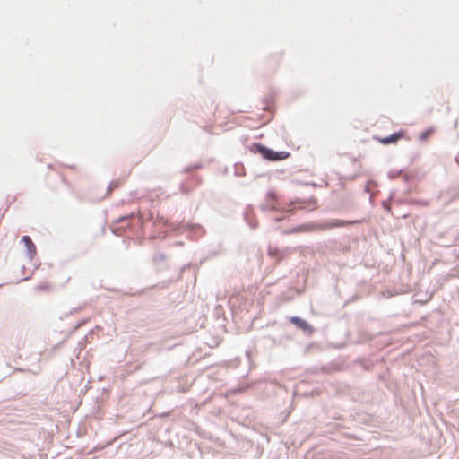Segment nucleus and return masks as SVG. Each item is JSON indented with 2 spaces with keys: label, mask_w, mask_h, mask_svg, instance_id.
<instances>
[{
  "label": "nucleus",
  "mask_w": 459,
  "mask_h": 459,
  "mask_svg": "<svg viewBox=\"0 0 459 459\" xmlns=\"http://www.w3.org/2000/svg\"><path fill=\"white\" fill-rule=\"evenodd\" d=\"M39 288H40V289H43V290H50V285H49V284H47L46 286H44V287H41V286H40Z\"/></svg>",
  "instance_id": "obj_10"
},
{
  "label": "nucleus",
  "mask_w": 459,
  "mask_h": 459,
  "mask_svg": "<svg viewBox=\"0 0 459 459\" xmlns=\"http://www.w3.org/2000/svg\"><path fill=\"white\" fill-rule=\"evenodd\" d=\"M258 151L264 158L269 160H281L290 156L288 152H274L262 145L258 146Z\"/></svg>",
  "instance_id": "obj_2"
},
{
  "label": "nucleus",
  "mask_w": 459,
  "mask_h": 459,
  "mask_svg": "<svg viewBox=\"0 0 459 459\" xmlns=\"http://www.w3.org/2000/svg\"><path fill=\"white\" fill-rule=\"evenodd\" d=\"M296 204L299 205V209H308L310 211H313L316 208V200L315 198H311L307 201H299L297 200L295 202L290 203V204L282 207H277L275 205H273V209H280L283 212H293L296 210Z\"/></svg>",
  "instance_id": "obj_1"
},
{
  "label": "nucleus",
  "mask_w": 459,
  "mask_h": 459,
  "mask_svg": "<svg viewBox=\"0 0 459 459\" xmlns=\"http://www.w3.org/2000/svg\"><path fill=\"white\" fill-rule=\"evenodd\" d=\"M290 323L297 325L299 328L303 330L304 332L311 333L313 332L312 326L305 320L301 319L298 316H292L290 318Z\"/></svg>",
  "instance_id": "obj_4"
},
{
  "label": "nucleus",
  "mask_w": 459,
  "mask_h": 459,
  "mask_svg": "<svg viewBox=\"0 0 459 459\" xmlns=\"http://www.w3.org/2000/svg\"><path fill=\"white\" fill-rule=\"evenodd\" d=\"M433 133H434L433 128H429V129L425 130L424 132H422L420 134V140L426 141Z\"/></svg>",
  "instance_id": "obj_8"
},
{
  "label": "nucleus",
  "mask_w": 459,
  "mask_h": 459,
  "mask_svg": "<svg viewBox=\"0 0 459 459\" xmlns=\"http://www.w3.org/2000/svg\"><path fill=\"white\" fill-rule=\"evenodd\" d=\"M22 242L25 245L27 248V253L30 259H32L36 255V246L32 242L31 238L29 236H23L22 238Z\"/></svg>",
  "instance_id": "obj_5"
},
{
  "label": "nucleus",
  "mask_w": 459,
  "mask_h": 459,
  "mask_svg": "<svg viewBox=\"0 0 459 459\" xmlns=\"http://www.w3.org/2000/svg\"><path fill=\"white\" fill-rule=\"evenodd\" d=\"M403 137V133L398 132V133H394L392 135L387 136V137L378 138V142L385 145H387V144L396 143L398 140L402 139Z\"/></svg>",
  "instance_id": "obj_6"
},
{
  "label": "nucleus",
  "mask_w": 459,
  "mask_h": 459,
  "mask_svg": "<svg viewBox=\"0 0 459 459\" xmlns=\"http://www.w3.org/2000/svg\"><path fill=\"white\" fill-rule=\"evenodd\" d=\"M315 230H319L318 223L303 224L291 230V232H310Z\"/></svg>",
  "instance_id": "obj_7"
},
{
  "label": "nucleus",
  "mask_w": 459,
  "mask_h": 459,
  "mask_svg": "<svg viewBox=\"0 0 459 459\" xmlns=\"http://www.w3.org/2000/svg\"><path fill=\"white\" fill-rule=\"evenodd\" d=\"M363 221H343L333 219L326 222L318 223L319 230H326L333 228L346 227L357 223H361Z\"/></svg>",
  "instance_id": "obj_3"
},
{
  "label": "nucleus",
  "mask_w": 459,
  "mask_h": 459,
  "mask_svg": "<svg viewBox=\"0 0 459 459\" xmlns=\"http://www.w3.org/2000/svg\"><path fill=\"white\" fill-rule=\"evenodd\" d=\"M121 185H122V181L116 180V181H113L110 183L108 188L110 191H112L113 189L119 187Z\"/></svg>",
  "instance_id": "obj_9"
}]
</instances>
